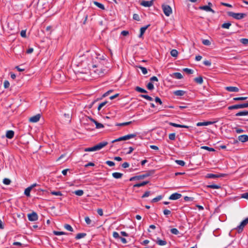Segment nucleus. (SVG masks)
<instances>
[{
  "label": "nucleus",
  "mask_w": 248,
  "mask_h": 248,
  "mask_svg": "<svg viewBox=\"0 0 248 248\" xmlns=\"http://www.w3.org/2000/svg\"><path fill=\"white\" fill-rule=\"evenodd\" d=\"M108 144V142L107 141H104L102 142H100L98 144L95 145V146L90 147V148H85L84 151L85 152H93L95 151H98L102 149V148L106 146Z\"/></svg>",
  "instance_id": "nucleus-1"
},
{
  "label": "nucleus",
  "mask_w": 248,
  "mask_h": 248,
  "mask_svg": "<svg viewBox=\"0 0 248 248\" xmlns=\"http://www.w3.org/2000/svg\"><path fill=\"white\" fill-rule=\"evenodd\" d=\"M228 15L236 19H241L246 16V14L244 13H235L232 12H228Z\"/></svg>",
  "instance_id": "nucleus-2"
},
{
  "label": "nucleus",
  "mask_w": 248,
  "mask_h": 248,
  "mask_svg": "<svg viewBox=\"0 0 248 248\" xmlns=\"http://www.w3.org/2000/svg\"><path fill=\"white\" fill-rule=\"evenodd\" d=\"M163 11L167 16H169L172 14V9L169 5L163 4L162 5Z\"/></svg>",
  "instance_id": "nucleus-3"
},
{
  "label": "nucleus",
  "mask_w": 248,
  "mask_h": 248,
  "mask_svg": "<svg viewBox=\"0 0 248 248\" xmlns=\"http://www.w3.org/2000/svg\"><path fill=\"white\" fill-rule=\"evenodd\" d=\"M93 69H92V71L93 72L95 75L99 77H102L104 75L105 70H103L101 68H98V66H96L95 65H93Z\"/></svg>",
  "instance_id": "nucleus-4"
},
{
  "label": "nucleus",
  "mask_w": 248,
  "mask_h": 248,
  "mask_svg": "<svg viewBox=\"0 0 248 248\" xmlns=\"http://www.w3.org/2000/svg\"><path fill=\"white\" fill-rule=\"evenodd\" d=\"M246 108H248V103L231 106L228 107V109L229 110H232L234 109H239Z\"/></svg>",
  "instance_id": "nucleus-5"
},
{
  "label": "nucleus",
  "mask_w": 248,
  "mask_h": 248,
  "mask_svg": "<svg viewBox=\"0 0 248 248\" xmlns=\"http://www.w3.org/2000/svg\"><path fill=\"white\" fill-rule=\"evenodd\" d=\"M248 224V217L242 221L240 224L237 227V229L239 233L242 232L245 226Z\"/></svg>",
  "instance_id": "nucleus-6"
},
{
  "label": "nucleus",
  "mask_w": 248,
  "mask_h": 248,
  "mask_svg": "<svg viewBox=\"0 0 248 248\" xmlns=\"http://www.w3.org/2000/svg\"><path fill=\"white\" fill-rule=\"evenodd\" d=\"M28 219L31 221H34L38 220V216L37 214L35 212H32L31 214H28Z\"/></svg>",
  "instance_id": "nucleus-7"
},
{
  "label": "nucleus",
  "mask_w": 248,
  "mask_h": 248,
  "mask_svg": "<svg viewBox=\"0 0 248 248\" xmlns=\"http://www.w3.org/2000/svg\"><path fill=\"white\" fill-rule=\"evenodd\" d=\"M155 173L154 170H151L146 172L144 174L137 176L138 180L142 179L153 175Z\"/></svg>",
  "instance_id": "nucleus-8"
},
{
  "label": "nucleus",
  "mask_w": 248,
  "mask_h": 248,
  "mask_svg": "<svg viewBox=\"0 0 248 248\" xmlns=\"http://www.w3.org/2000/svg\"><path fill=\"white\" fill-rule=\"evenodd\" d=\"M225 175H226V174H222V173L216 174H212V173H208L206 175V178L216 179V178H217L224 177Z\"/></svg>",
  "instance_id": "nucleus-9"
},
{
  "label": "nucleus",
  "mask_w": 248,
  "mask_h": 248,
  "mask_svg": "<svg viewBox=\"0 0 248 248\" xmlns=\"http://www.w3.org/2000/svg\"><path fill=\"white\" fill-rule=\"evenodd\" d=\"M41 115L38 114L32 117H31L29 119V121L31 123H36L38 122L40 119Z\"/></svg>",
  "instance_id": "nucleus-10"
},
{
  "label": "nucleus",
  "mask_w": 248,
  "mask_h": 248,
  "mask_svg": "<svg viewBox=\"0 0 248 248\" xmlns=\"http://www.w3.org/2000/svg\"><path fill=\"white\" fill-rule=\"evenodd\" d=\"M182 197L181 194L174 193L172 194L169 197V199L171 200H176L180 199Z\"/></svg>",
  "instance_id": "nucleus-11"
},
{
  "label": "nucleus",
  "mask_w": 248,
  "mask_h": 248,
  "mask_svg": "<svg viewBox=\"0 0 248 248\" xmlns=\"http://www.w3.org/2000/svg\"><path fill=\"white\" fill-rule=\"evenodd\" d=\"M153 0H150V1L143 0L140 3L141 5L144 6V7H150L152 5H153Z\"/></svg>",
  "instance_id": "nucleus-12"
},
{
  "label": "nucleus",
  "mask_w": 248,
  "mask_h": 248,
  "mask_svg": "<svg viewBox=\"0 0 248 248\" xmlns=\"http://www.w3.org/2000/svg\"><path fill=\"white\" fill-rule=\"evenodd\" d=\"M239 141L242 142H245L248 141V136L247 135H242L239 136L238 137Z\"/></svg>",
  "instance_id": "nucleus-13"
},
{
  "label": "nucleus",
  "mask_w": 248,
  "mask_h": 248,
  "mask_svg": "<svg viewBox=\"0 0 248 248\" xmlns=\"http://www.w3.org/2000/svg\"><path fill=\"white\" fill-rule=\"evenodd\" d=\"M199 8L201 10H203L207 12H211L213 14L215 13V11L213 10L212 8H211L210 7L207 5L200 6Z\"/></svg>",
  "instance_id": "nucleus-14"
},
{
  "label": "nucleus",
  "mask_w": 248,
  "mask_h": 248,
  "mask_svg": "<svg viewBox=\"0 0 248 248\" xmlns=\"http://www.w3.org/2000/svg\"><path fill=\"white\" fill-rule=\"evenodd\" d=\"M150 26V24H148L147 26L142 27L140 29V34L139 36V37L141 38L144 33L145 31L147 29V28Z\"/></svg>",
  "instance_id": "nucleus-15"
},
{
  "label": "nucleus",
  "mask_w": 248,
  "mask_h": 248,
  "mask_svg": "<svg viewBox=\"0 0 248 248\" xmlns=\"http://www.w3.org/2000/svg\"><path fill=\"white\" fill-rule=\"evenodd\" d=\"M225 89L227 91L231 92H238L239 90L237 87L232 86L226 87Z\"/></svg>",
  "instance_id": "nucleus-16"
},
{
  "label": "nucleus",
  "mask_w": 248,
  "mask_h": 248,
  "mask_svg": "<svg viewBox=\"0 0 248 248\" xmlns=\"http://www.w3.org/2000/svg\"><path fill=\"white\" fill-rule=\"evenodd\" d=\"M91 120L96 125V128L97 129L103 128L104 126L103 124L98 123L93 118H91Z\"/></svg>",
  "instance_id": "nucleus-17"
},
{
  "label": "nucleus",
  "mask_w": 248,
  "mask_h": 248,
  "mask_svg": "<svg viewBox=\"0 0 248 248\" xmlns=\"http://www.w3.org/2000/svg\"><path fill=\"white\" fill-rule=\"evenodd\" d=\"M213 124V122L210 121L204 122H199L197 124V126H205L208 125Z\"/></svg>",
  "instance_id": "nucleus-18"
},
{
  "label": "nucleus",
  "mask_w": 248,
  "mask_h": 248,
  "mask_svg": "<svg viewBox=\"0 0 248 248\" xmlns=\"http://www.w3.org/2000/svg\"><path fill=\"white\" fill-rule=\"evenodd\" d=\"M169 124L170 125H171V126L175 127H181V128H188V126L187 125H181V124H177L171 123V122Z\"/></svg>",
  "instance_id": "nucleus-19"
},
{
  "label": "nucleus",
  "mask_w": 248,
  "mask_h": 248,
  "mask_svg": "<svg viewBox=\"0 0 248 248\" xmlns=\"http://www.w3.org/2000/svg\"><path fill=\"white\" fill-rule=\"evenodd\" d=\"M186 93V92L183 90H177L173 92V94L176 96H183Z\"/></svg>",
  "instance_id": "nucleus-20"
},
{
  "label": "nucleus",
  "mask_w": 248,
  "mask_h": 248,
  "mask_svg": "<svg viewBox=\"0 0 248 248\" xmlns=\"http://www.w3.org/2000/svg\"><path fill=\"white\" fill-rule=\"evenodd\" d=\"M64 117L66 122H70L72 117V114L71 113H64Z\"/></svg>",
  "instance_id": "nucleus-21"
},
{
  "label": "nucleus",
  "mask_w": 248,
  "mask_h": 248,
  "mask_svg": "<svg viewBox=\"0 0 248 248\" xmlns=\"http://www.w3.org/2000/svg\"><path fill=\"white\" fill-rule=\"evenodd\" d=\"M14 136V132L12 130H9L6 132V137L8 139H12Z\"/></svg>",
  "instance_id": "nucleus-22"
},
{
  "label": "nucleus",
  "mask_w": 248,
  "mask_h": 248,
  "mask_svg": "<svg viewBox=\"0 0 248 248\" xmlns=\"http://www.w3.org/2000/svg\"><path fill=\"white\" fill-rule=\"evenodd\" d=\"M149 183V182L148 181H143L140 183H138V184H136L134 185V187H139L144 186L145 185H147Z\"/></svg>",
  "instance_id": "nucleus-23"
},
{
  "label": "nucleus",
  "mask_w": 248,
  "mask_h": 248,
  "mask_svg": "<svg viewBox=\"0 0 248 248\" xmlns=\"http://www.w3.org/2000/svg\"><path fill=\"white\" fill-rule=\"evenodd\" d=\"M194 81L198 84H202L203 83V79L202 76H199L194 78Z\"/></svg>",
  "instance_id": "nucleus-24"
},
{
  "label": "nucleus",
  "mask_w": 248,
  "mask_h": 248,
  "mask_svg": "<svg viewBox=\"0 0 248 248\" xmlns=\"http://www.w3.org/2000/svg\"><path fill=\"white\" fill-rule=\"evenodd\" d=\"M123 173L120 172H113L112 174V176L116 179H120L123 176Z\"/></svg>",
  "instance_id": "nucleus-25"
},
{
  "label": "nucleus",
  "mask_w": 248,
  "mask_h": 248,
  "mask_svg": "<svg viewBox=\"0 0 248 248\" xmlns=\"http://www.w3.org/2000/svg\"><path fill=\"white\" fill-rule=\"evenodd\" d=\"M248 115V111H242L237 113L235 114L236 116H245Z\"/></svg>",
  "instance_id": "nucleus-26"
},
{
  "label": "nucleus",
  "mask_w": 248,
  "mask_h": 248,
  "mask_svg": "<svg viewBox=\"0 0 248 248\" xmlns=\"http://www.w3.org/2000/svg\"><path fill=\"white\" fill-rule=\"evenodd\" d=\"M135 90L137 92H139V93H147L146 90H145V89H142L139 86H137L135 88Z\"/></svg>",
  "instance_id": "nucleus-27"
},
{
  "label": "nucleus",
  "mask_w": 248,
  "mask_h": 248,
  "mask_svg": "<svg viewBox=\"0 0 248 248\" xmlns=\"http://www.w3.org/2000/svg\"><path fill=\"white\" fill-rule=\"evenodd\" d=\"M93 3H94V5H95L96 6H97L99 8H100L102 10L105 9V7H104V5H103L102 4H101L98 2H97L96 1H93Z\"/></svg>",
  "instance_id": "nucleus-28"
},
{
  "label": "nucleus",
  "mask_w": 248,
  "mask_h": 248,
  "mask_svg": "<svg viewBox=\"0 0 248 248\" xmlns=\"http://www.w3.org/2000/svg\"><path fill=\"white\" fill-rule=\"evenodd\" d=\"M208 188H213V189H219L221 188L220 186L217 185H207L206 186Z\"/></svg>",
  "instance_id": "nucleus-29"
},
{
  "label": "nucleus",
  "mask_w": 248,
  "mask_h": 248,
  "mask_svg": "<svg viewBox=\"0 0 248 248\" xmlns=\"http://www.w3.org/2000/svg\"><path fill=\"white\" fill-rule=\"evenodd\" d=\"M31 189V187H30V186L26 188L24 191L25 195H26L27 197H30V192Z\"/></svg>",
  "instance_id": "nucleus-30"
},
{
  "label": "nucleus",
  "mask_w": 248,
  "mask_h": 248,
  "mask_svg": "<svg viewBox=\"0 0 248 248\" xmlns=\"http://www.w3.org/2000/svg\"><path fill=\"white\" fill-rule=\"evenodd\" d=\"M126 140V139L125 138V136H124L123 137H121L116 140H113V141H112V142L114 143L115 142L120 141H122V140Z\"/></svg>",
  "instance_id": "nucleus-31"
},
{
  "label": "nucleus",
  "mask_w": 248,
  "mask_h": 248,
  "mask_svg": "<svg viewBox=\"0 0 248 248\" xmlns=\"http://www.w3.org/2000/svg\"><path fill=\"white\" fill-rule=\"evenodd\" d=\"M156 243L160 246H164L167 244V242L165 240H162L157 239V240L156 241Z\"/></svg>",
  "instance_id": "nucleus-32"
},
{
  "label": "nucleus",
  "mask_w": 248,
  "mask_h": 248,
  "mask_svg": "<svg viewBox=\"0 0 248 248\" xmlns=\"http://www.w3.org/2000/svg\"><path fill=\"white\" fill-rule=\"evenodd\" d=\"M86 235V233H78L76 235L75 238L76 239H79L84 237Z\"/></svg>",
  "instance_id": "nucleus-33"
},
{
  "label": "nucleus",
  "mask_w": 248,
  "mask_h": 248,
  "mask_svg": "<svg viewBox=\"0 0 248 248\" xmlns=\"http://www.w3.org/2000/svg\"><path fill=\"white\" fill-rule=\"evenodd\" d=\"M140 96L141 97H142L143 98H145L149 101H152L153 100V99L152 97H151V96L148 95H145V94H140Z\"/></svg>",
  "instance_id": "nucleus-34"
},
{
  "label": "nucleus",
  "mask_w": 248,
  "mask_h": 248,
  "mask_svg": "<svg viewBox=\"0 0 248 248\" xmlns=\"http://www.w3.org/2000/svg\"><path fill=\"white\" fill-rule=\"evenodd\" d=\"M73 193L77 196H81L83 195L84 191L82 190H78L75 191Z\"/></svg>",
  "instance_id": "nucleus-35"
},
{
  "label": "nucleus",
  "mask_w": 248,
  "mask_h": 248,
  "mask_svg": "<svg viewBox=\"0 0 248 248\" xmlns=\"http://www.w3.org/2000/svg\"><path fill=\"white\" fill-rule=\"evenodd\" d=\"M174 77L177 79H182L183 76L180 73L176 72L173 73Z\"/></svg>",
  "instance_id": "nucleus-36"
},
{
  "label": "nucleus",
  "mask_w": 248,
  "mask_h": 248,
  "mask_svg": "<svg viewBox=\"0 0 248 248\" xmlns=\"http://www.w3.org/2000/svg\"><path fill=\"white\" fill-rule=\"evenodd\" d=\"M231 26V23L230 22L224 23L221 25V27L224 29H229L230 27Z\"/></svg>",
  "instance_id": "nucleus-37"
},
{
  "label": "nucleus",
  "mask_w": 248,
  "mask_h": 248,
  "mask_svg": "<svg viewBox=\"0 0 248 248\" xmlns=\"http://www.w3.org/2000/svg\"><path fill=\"white\" fill-rule=\"evenodd\" d=\"M162 198V196L161 195H159L157 196L156 197L154 198L152 200V202H158L159 201L161 200Z\"/></svg>",
  "instance_id": "nucleus-38"
},
{
  "label": "nucleus",
  "mask_w": 248,
  "mask_h": 248,
  "mask_svg": "<svg viewBox=\"0 0 248 248\" xmlns=\"http://www.w3.org/2000/svg\"><path fill=\"white\" fill-rule=\"evenodd\" d=\"M64 228L69 231H70V232L73 231V228L71 226V225H70L69 224H64Z\"/></svg>",
  "instance_id": "nucleus-39"
},
{
  "label": "nucleus",
  "mask_w": 248,
  "mask_h": 248,
  "mask_svg": "<svg viewBox=\"0 0 248 248\" xmlns=\"http://www.w3.org/2000/svg\"><path fill=\"white\" fill-rule=\"evenodd\" d=\"M178 51L176 49H172L170 51V55L174 57H176L178 55Z\"/></svg>",
  "instance_id": "nucleus-40"
},
{
  "label": "nucleus",
  "mask_w": 248,
  "mask_h": 248,
  "mask_svg": "<svg viewBox=\"0 0 248 248\" xmlns=\"http://www.w3.org/2000/svg\"><path fill=\"white\" fill-rule=\"evenodd\" d=\"M137 134H130L127 135H125V138L126 140H129L131 138H135L136 137Z\"/></svg>",
  "instance_id": "nucleus-41"
},
{
  "label": "nucleus",
  "mask_w": 248,
  "mask_h": 248,
  "mask_svg": "<svg viewBox=\"0 0 248 248\" xmlns=\"http://www.w3.org/2000/svg\"><path fill=\"white\" fill-rule=\"evenodd\" d=\"M247 98H248L247 97H239L233 98V99L234 101H241V100H246Z\"/></svg>",
  "instance_id": "nucleus-42"
},
{
  "label": "nucleus",
  "mask_w": 248,
  "mask_h": 248,
  "mask_svg": "<svg viewBox=\"0 0 248 248\" xmlns=\"http://www.w3.org/2000/svg\"><path fill=\"white\" fill-rule=\"evenodd\" d=\"M138 67L141 70L142 73L144 75H145L147 73V70L145 67L141 66H138Z\"/></svg>",
  "instance_id": "nucleus-43"
},
{
  "label": "nucleus",
  "mask_w": 248,
  "mask_h": 248,
  "mask_svg": "<svg viewBox=\"0 0 248 248\" xmlns=\"http://www.w3.org/2000/svg\"><path fill=\"white\" fill-rule=\"evenodd\" d=\"M183 71L188 74H192L193 73V71L192 69H188L187 68L183 69Z\"/></svg>",
  "instance_id": "nucleus-44"
},
{
  "label": "nucleus",
  "mask_w": 248,
  "mask_h": 248,
  "mask_svg": "<svg viewBox=\"0 0 248 248\" xmlns=\"http://www.w3.org/2000/svg\"><path fill=\"white\" fill-rule=\"evenodd\" d=\"M53 233L56 235H64L66 234V232H58L56 231H53Z\"/></svg>",
  "instance_id": "nucleus-45"
},
{
  "label": "nucleus",
  "mask_w": 248,
  "mask_h": 248,
  "mask_svg": "<svg viewBox=\"0 0 248 248\" xmlns=\"http://www.w3.org/2000/svg\"><path fill=\"white\" fill-rule=\"evenodd\" d=\"M3 183L4 184H5L6 185H9L11 183V180L9 179L4 178L3 180Z\"/></svg>",
  "instance_id": "nucleus-46"
},
{
  "label": "nucleus",
  "mask_w": 248,
  "mask_h": 248,
  "mask_svg": "<svg viewBox=\"0 0 248 248\" xmlns=\"http://www.w3.org/2000/svg\"><path fill=\"white\" fill-rule=\"evenodd\" d=\"M175 162L179 165H180L181 166H184L185 165V162L183 160H176L175 161Z\"/></svg>",
  "instance_id": "nucleus-47"
},
{
  "label": "nucleus",
  "mask_w": 248,
  "mask_h": 248,
  "mask_svg": "<svg viewBox=\"0 0 248 248\" xmlns=\"http://www.w3.org/2000/svg\"><path fill=\"white\" fill-rule=\"evenodd\" d=\"M147 88L149 90H152L154 89V86L152 82H149L148 83V84L147 85Z\"/></svg>",
  "instance_id": "nucleus-48"
},
{
  "label": "nucleus",
  "mask_w": 248,
  "mask_h": 248,
  "mask_svg": "<svg viewBox=\"0 0 248 248\" xmlns=\"http://www.w3.org/2000/svg\"><path fill=\"white\" fill-rule=\"evenodd\" d=\"M202 43L203 45L206 46H210L211 45L210 41L207 39L203 40Z\"/></svg>",
  "instance_id": "nucleus-49"
},
{
  "label": "nucleus",
  "mask_w": 248,
  "mask_h": 248,
  "mask_svg": "<svg viewBox=\"0 0 248 248\" xmlns=\"http://www.w3.org/2000/svg\"><path fill=\"white\" fill-rule=\"evenodd\" d=\"M51 194L56 196H62V194L61 191H51Z\"/></svg>",
  "instance_id": "nucleus-50"
},
{
  "label": "nucleus",
  "mask_w": 248,
  "mask_h": 248,
  "mask_svg": "<svg viewBox=\"0 0 248 248\" xmlns=\"http://www.w3.org/2000/svg\"><path fill=\"white\" fill-rule=\"evenodd\" d=\"M201 148L208 150L209 151H215V149L214 148H210L208 146H202Z\"/></svg>",
  "instance_id": "nucleus-51"
},
{
  "label": "nucleus",
  "mask_w": 248,
  "mask_h": 248,
  "mask_svg": "<svg viewBox=\"0 0 248 248\" xmlns=\"http://www.w3.org/2000/svg\"><path fill=\"white\" fill-rule=\"evenodd\" d=\"M170 232L174 234H178L179 233L178 230L176 228H173L170 230Z\"/></svg>",
  "instance_id": "nucleus-52"
},
{
  "label": "nucleus",
  "mask_w": 248,
  "mask_h": 248,
  "mask_svg": "<svg viewBox=\"0 0 248 248\" xmlns=\"http://www.w3.org/2000/svg\"><path fill=\"white\" fill-rule=\"evenodd\" d=\"M151 194V192L149 191H146L144 194L141 196L142 198H144L146 197H148Z\"/></svg>",
  "instance_id": "nucleus-53"
},
{
  "label": "nucleus",
  "mask_w": 248,
  "mask_h": 248,
  "mask_svg": "<svg viewBox=\"0 0 248 248\" xmlns=\"http://www.w3.org/2000/svg\"><path fill=\"white\" fill-rule=\"evenodd\" d=\"M240 42L244 45L248 44V39L242 38L240 40Z\"/></svg>",
  "instance_id": "nucleus-54"
},
{
  "label": "nucleus",
  "mask_w": 248,
  "mask_h": 248,
  "mask_svg": "<svg viewBox=\"0 0 248 248\" xmlns=\"http://www.w3.org/2000/svg\"><path fill=\"white\" fill-rule=\"evenodd\" d=\"M133 18L134 20L138 21H140V16H139V15H138L137 14H134L133 15Z\"/></svg>",
  "instance_id": "nucleus-55"
},
{
  "label": "nucleus",
  "mask_w": 248,
  "mask_h": 248,
  "mask_svg": "<svg viewBox=\"0 0 248 248\" xmlns=\"http://www.w3.org/2000/svg\"><path fill=\"white\" fill-rule=\"evenodd\" d=\"M184 200L186 202H191L193 200V198L192 197H189L188 196H185L184 197Z\"/></svg>",
  "instance_id": "nucleus-56"
},
{
  "label": "nucleus",
  "mask_w": 248,
  "mask_h": 248,
  "mask_svg": "<svg viewBox=\"0 0 248 248\" xmlns=\"http://www.w3.org/2000/svg\"><path fill=\"white\" fill-rule=\"evenodd\" d=\"M131 123H132L131 122H128L123 123H120V124H117L116 125H118V126L127 125L130 124Z\"/></svg>",
  "instance_id": "nucleus-57"
},
{
  "label": "nucleus",
  "mask_w": 248,
  "mask_h": 248,
  "mask_svg": "<svg viewBox=\"0 0 248 248\" xmlns=\"http://www.w3.org/2000/svg\"><path fill=\"white\" fill-rule=\"evenodd\" d=\"M169 138L170 140H174L175 139V133H171L169 134Z\"/></svg>",
  "instance_id": "nucleus-58"
},
{
  "label": "nucleus",
  "mask_w": 248,
  "mask_h": 248,
  "mask_svg": "<svg viewBox=\"0 0 248 248\" xmlns=\"http://www.w3.org/2000/svg\"><path fill=\"white\" fill-rule=\"evenodd\" d=\"M10 86V83L8 80H5L4 82V87L5 89L8 88Z\"/></svg>",
  "instance_id": "nucleus-59"
},
{
  "label": "nucleus",
  "mask_w": 248,
  "mask_h": 248,
  "mask_svg": "<svg viewBox=\"0 0 248 248\" xmlns=\"http://www.w3.org/2000/svg\"><path fill=\"white\" fill-rule=\"evenodd\" d=\"M85 221L86 223L88 225H90L91 223V222H92L91 220L90 219V218L88 217H85Z\"/></svg>",
  "instance_id": "nucleus-60"
},
{
  "label": "nucleus",
  "mask_w": 248,
  "mask_h": 248,
  "mask_svg": "<svg viewBox=\"0 0 248 248\" xmlns=\"http://www.w3.org/2000/svg\"><path fill=\"white\" fill-rule=\"evenodd\" d=\"M106 163L107 165H108V166H109L110 167H112L115 165L114 162H113V161H107Z\"/></svg>",
  "instance_id": "nucleus-61"
},
{
  "label": "nucleus",
  "mask_w": 248,
  "mask_h": 248,
  "mask_svg": "<svg viewBox=\"0 0 248 248\" xmlns=\"http://www.w3.org/2000/svg\"><path fill=\"white\" fill-rule=\"evenodd\" d=\"M234 129L237 133H243L244 132V130H243L242 129L239 128L235 127Z\"/></svg>",
  "instance_id": "nucleus-62"
},
{
  "label": "nucleus",
  "mask_w": 248,
  "mask_h": 248,
  "mask_svg": "<svg viewBox=\"0 0 248 248\" xmlns=\"http://www.w3.org/2000/svg\"><path fill=\"white\" fill-rule=\"evenodd\" d=\"M241 198L248 200V192H246L241 195Z\"/></svg>",
  "instance_id": "nucleus-63"
},
{
  "label": "nucleus",
  "mask_w": 248,
  "mask_h": 248,
  "mask_svg": "<svg viewBox=\"0 0 248 248\" xmlns=\"http://www.w3.org/2000/svg\"><path fill=\"white\" fill-rule=\"evenodd\" d=\"M20 35L22 37L25 38L26 37V31L25 30H22L20 32Z\"/></svg>",
  "instance_id": "nucleus-64"
}]
</instances>
